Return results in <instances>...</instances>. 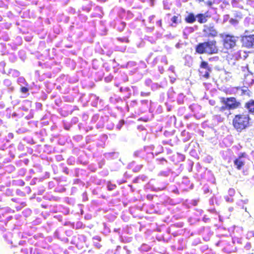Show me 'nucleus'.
I'll return each instance as SVG.
<instances>
[{
  "label": "nucleus",
  "mask_w": 254,
  "mask_h": 254,
  "mask_svg": "<svg viewBox=\"0 0 254 254\" xmlns=\"http://www.w3.org/2000/svg\"><path fill=\"white\" fill-rule=\"evenodd\" d=\"M239 37L232 34H227L222 36V46L224 50L228 54H232V58L235 60L242 59L241 50L234 52L238 47Z\"/></svg>",
  "instance_id": "nucleus-1"
},
{
  "label": "nucleus",
  "mask_w": 254,
  "mask_h": 254,
  "mask_svg": "<svg viewBox=\"0 0 254 254\" xmlns=\"http://www.w3.org/2000/svg\"><path fill=\"white\" fill-rule=\"evenodd\" d=\"M232 125L235 130L241 132L251 127V118L244 113L236 114L232 119Z\"/></svg>",
  "instance_id": "nucleus-2"
},
{
  "label": "nucleus",
  "mask_w": 254,
  "mask_h": 254,
  "mask_svg": "<svg viewBox=\"0 0 254 254\" xmlns=\"http://www.w3.org/2000/svg\"><path fill=\"white\" fill-rule=\"evenodd\" d=\"M219 51L217 42L215 40L199 43L195 47V52L200 55H212L217 54Z\"/></svg>",
  "instance_id": "nucleus-3"
},
{
  "label": "nucleus",
  "mask_w": 254,
  "mask_h": 254,
  "mask_svg": "<svg viewBox=\"0 0 254 254\" xmlns=\"http://www.w3.org/2000/svg\"><path fill=\"white\" fill-rule=\"evenodd\" d=\"M220 99L222 104L227 105L229 110H235L240 108L241 106V102L234 97H221Z\"/></svg>",
  "instance_id": "nucleus-4"
},
{
  "label": "nucleus",
  "mask_w": 254,
  "mask_h": 254,
  "mask_svg": "<svg viewBox=\"0 0 254 254\" xmlns=\"http://www.w3.org/2000/svg\"><path fill=\"white\" fill-rule=\"evenodd\" d=\"M199 67L200 69L198 70L199 76L205 79L209 78L212 69L209 66L208 63L206 61H202L200 64Z\"/></svg>",
  "instance_id": "nucleus-5"
},
{
  "label": "nucleus",
  "mask_w": 254,
  "mask_h": 254,
  "mask_svg": "<svg viewBox=\"0 0 254 254\" xmlns=\"http://www.w3.org/2000/svg\"><path fill=\"white\" fill-rule=\"evenodd\" d=\"M242 47L248 49H254V34L241 36Z\"/></svg>",
  "instance_id": "nucleus-6"
},
{
  "label": "nucleus",
  "mask_w": 254,
  "mask_h": 254,
  "mask_svg": "<svg viewBox=\"0 0 254 254\" xmlns=\"http://www.w3.org/2000/svg\"><path fill=\"white\" fill-rule=\"evenodd\" d=\"M203 32L206 38H215L218 36V31L213 24L204 25Z\"/></svg>",
  "instance_id": "nucleus-7"
},
{
  "label": "nucleus",
  "mask_w": 254,
  "mask_h": 254,
  "mask_svg": "<svg viewBox=\"0 0 254 254\" xmlns=\"http://www.w3.org/2000/svg\"><path fill=\"white\" fill-rule=\"evenodd\" d=\"M246 156V153H241L239 155L238 158L234 160V164L238 170L242 169L244 166L245 162L242 159V158L245 157Z\"/></svg>",
  "instance_id": "nucleus-8"
},
{
  "label": "nucleus",
  "mask_w": 254,
  "mask_h": 254,
  "mask_svg": "<svg viewBox=\"0 0 254 254\" xmlns=\"http://www.w3.org/2000/svg\"><path fill=\"white\" fill-rule=\"evenodd\" d=\"M245 108L248 110L249 113L254 114V100L251 99L246 102Z\"/></svg>",
  "instance_id": "nucleus-9"
},
{
  "label": "nucleus",
  "mask_w": 254,
  "mask_h": 254,
  "mask_svg": "<svg viewBox=\"0 0 254 254\" xmlns=\"http://www.w3.org/2000/svg\"><path fill=\"white\" fill-rule=\"evenodd\" d=\"M197 18V21L200 23H204L207 21V16L204 14L200 13L196 15Z\"/></svg>",
  "instance_id": "nucleus-10"
},
{
  "label": "nucleus",
  "mask_w": 254,
  "mask_h": 254,
  "mask_svg": "<svg viewBox=\"0 0 254 254\" xmlns=\"http://www.w3.org/2000/svg\"><path fill=\"white\" fill-rule=\"evenodd\" d=\"M195 21V17L192 13H189L185 18V21L188 23H192Z\"/></svg>",
  "instance_id": "nucleus-11"
},
{
  "label": "nucleus",
  "mask_w": 254,
  "mask_h": 254,
  "mask_svg": "<svg viewBox=\"0 0 254 254\" xmlns=\"http://www.w3.org/2000/svg\"><path fill=\"white\" fill-rule=\"evenodd\" d=\"M8 212L5 211L4 213L0 214V221L3 222L4 224H7L8 221L12 219V217L11 216H7L5 218H2V216L4 217V214H6Z\"/></svg>",
  "instance_id": "nucleus-12"
},
{
  "label": "nucleus",
  "mask_w": 254,
  "mask_h": 254,
  "mask_svg": "<svg viewBox=\"0 0 254 254\" xmlns=\"http://www.w3.org/2000/svg\"><path fill=\"white\" fill-rule=\"evenodd\" d=\"M171 21L172 22V23L171 24V26L172 27L175 26L174 24H177L178 23L181 22V16L180 14H178V16L174 15L173 16V17L171 19Z\"/></svg>",
  "instance_id": "nucleus-13"
},
{
  "label": "nucleus",
  "mask_w": 254,
  "mask_h": 254,
  "mask_svg": "<svg viewBox=\"0 0 254 254\" xmlns=\"http://www.w3.org/2000/svg\"><path fill=\"white\" fill-rule=\"evenodd\" d=\"M237 89L238 90L241 89V95L242 96V95H246L249 97H250L251 96V92L247 87L243 88L239 87V88H237Z\"/></svg>",
  "instance_id": "nucleus-14"
},
{
  "label": "nucleus",
  "mask_w": 254,
  "mask_h": 254,
  "mask_svg": "<svg viewBox=\"0 0 254 254\" xmlns=\"http://www.w3.org/2000/svg\"><path fill=\"white\" fill-rule=\"evenodd\" d=\"M108 190L110 191L114 190L116 188V185L112 184L111 183H109L107 185Z\"/></svg>",
  "instance_id": "nucleus-15"
},
{
  "label": "nucleus",
  "mask_w": 254,
  "mask_h": 254,
  "mask_svg": "<svg viewBox=\"0 0 254 254\" xmlns=\"http://www.w3.org/2000/svg\"><path fill=\"white\" fill-rule=\"evenodd\" d=\"M20 91L23 93H26L28 91V88L26 87H22L20 88Z\"/></svg>",
  "instance_id": "nucleus-16"
},
{
  "label": "nucleus",
  "mask_w": 254,
  "mask_h": 254,
  "mask_svg": "<svg viewBox=\"0 0 254 254\" xmlns=\"http://www.w3.org/2000/svg\"><path fill=\"white\" fill-rule=\"evenodd\" d=\"M226 110H228V107L227 106V105H224V106H221L219 108V111H220L221 112H223Z\"/></svg>",
  "instance_id": "nucleus-17"
},
{
  "label": "nucleus",
  "mask_w": 254,
  "mask_h": 254,
  "mask_svg": "<svg viewBox=\"0 0 254 254\" xmlns=\"http://www.w3.org/2000/svg\"><path fill=\"white\" fill-rule=\"evenodd\" d=\"M228 191L230 195H233L235 194V190L233 189H230Z\"/></svg>",
  "instance_id": "nucleus-18"
},
{
  "label": "nucleus",
  "mask_w": 254,
  "mask_h": 254,
  "mask_svg": "<svg viewBox=\"0 0 254 254\" xmlns=\"http://www.w3.org/2000/svg\"><path fill=\"white\" fill-rule=\"evenodd\" d=\"M158 161H159L160 162H161V163H162V162H163V161H165V162H167V161L166 160V159H165V158H160V159H158Z\"/></svg>",
  "instance_id": "nucleus-19"
},
{
  "label": "nucleus",
  "mask_w": 254,
  "mask_h": 254,
  "mask_svg": "<svg viewBox=\"0 0 254 254\" xmlns=\"http://www.w3.org/2000/svg\"><path fill=\"white\" fill-rule=\"evenodd\" d=\"M27 189L28 190L29 192H30V191H31L30 188L29 187H28Z\"/></svg>",
  "instance_id": "nucleus-20"
},
{
  "label": "nucleus",
  "mask_w": 254,
  "mask_h": 254,
  "mask_svg": "<svg viewBox=\"0 0 254 254\" xmlns=\"http://www.w3.org/2000/svg\"><path fill=\"white\" fill-rule=\"evenodd\" d=\"M247 55H244V59L247 58Z\"/></svg>",
  "instance_id": "nucleus-21"
},
{
  "label": "nucleus",
  "mask_w": 254,
  "mask_h": 254,
  "mask_svg": "<svg viewBox=\"0 0 254 254\" xmlns=\"http://www.w3.org/2000/svg\"><path fill=\"white\" fill-rule=\"evenodd\" d=\"M212 59H213V58H210L209 59V61H211Z\"/></svg>",
  "instance_id": "nucleus-22"
},
{
  "label": "nucleus",
  "mask_w": 254,
  "mask_h": 254,
  "mask_svg": "<svg viewBox=\"0 0 254 254\" xmlns=\"http://www.w3.org/2000/svg\"><path fill=\"white\" fill-rule=\"evenodd\" d=\"M97 240H98L99 241H100V238H97Z\"/></svg>",
  "instance_id": "nucleus-23"
}]
</instances>
